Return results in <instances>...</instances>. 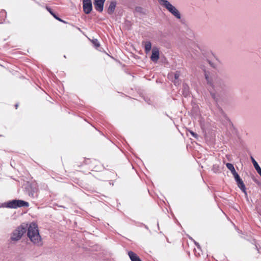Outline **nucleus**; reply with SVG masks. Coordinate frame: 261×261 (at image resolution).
I'll list each match as a JSON object with an SVG mask.
<instances>
[{
  "label": "nucleus",
  "instance_id": "obj_1",
  "mask_svg": "<svg viewBox=\"0 0 261 261\" xmlns=\"http://www.w3.org/2000/svg\"><path fill=\"white\" fill-rule=\"evenodd\" d=\"M28 231V237L31 242H33V222L28 224L25 223H22L17 227L12 233L11 240L16 241L20 240L22 235Z\"/></svg>",
  "mask_w": 261,
  "mask_h": 261
},
{
  "label": "nucleus",
  "instance_id": "obj_2",
  "mask_svg": "<svg viewBox=\"0 0 261 261\" xmlns=\"http://www.w3.org/2000/svg\"><path fill=\"white\" fill-rule=\"evenodd\" d=\"M29 206V202L22 200L13 199L8 201L2 204V207L10 208H17L18 207H28Z\"/></svg>",
  "mask_w": 261,
  "mask_h": 261
},
{
  "label": "nucleus",
  "instance_id": "obj_3",
  "mask_svg": "<svg viewBox=\"0 0 261 261\" xmlns=\"http://www.w3.org/2000/svg\"><path fill=\"white\" fill-rule=\"evenodd\" d=\"M159 3L164 6L171 13H172L177 18H180V14L179 11L172 6L167 0H158Z\"/></svg>",
  "mask_w": 261,
  "mask_h": 261
},
{
  "label": "nucleus",
  "instance_id": "obj_4",
  "mask_svg": "<svg viewBox=\"0 0 261 261\" xmlns=\"http://www.w3.org/2000/svg\"><path fill=\"white\" fill-rule=\"evenodd\" d=\"M34 245L41 246L43 241L39 233V229L37 224L34 223Z\"/></svg>",
  "mask_w": 261,
  "mask_h": 261
},
{
  "label": "nucleus",
  "instance_id": "obj_5",
  "mask_svg": "<svg viewBox=\"0 0 261 261\" xmlns=\"http://www.w3.org/2000/svg\"><path fill=\"white\" fill-rule=\"evenodd\" d=\"M92 9V5L91 0L83 1V10L86 14L91 12Z\"/></svg>",
  "mask_w": 261,
  "mask_h": 261
},
{
  "label": "nucleus",
  "instance_id": "obj_6",
  "mask_svg": "<svg viewBox=\"0 0 261 261\" xmlns=\"http://www.w3.org/2000/svg\"><path fill=\"white\" fill-rule=\"evenodd\" d=\"M159 50L157 47H153L152 50V54L150 57V59L153 62H157L159 59Z\"/></svg>",
  "mask_w": 261,
  "mask_h": 261
},
{
  "label": "nucleus",
  "instance_id": "obj_7",
  "mask_svg": "<svg viewBox=\"0 0 261 261\" xmlns=\"http://www.w3.org/2000/svg\"><path fill=\"white\" fill-rule=\"evenodd\" d=\"M104 3L101 0H95L94 5L95 9L99 12H102L103 8Z\"/></svg>",
  "mask_w": 261,
  "mask_h": 261
},
{
  "label": "nucleus",
  "instance_id": "obj_8",
  "mask_svg": "<svg viewBox=\"0 0 261 261\" xmlns=\"http://www.w3.org/2000/svg\"><path fill=\"white\" fill-rule=\"evenodd\" d=\"M128 255L132 261H142L139 257L132 251H128Z\"/></svg>",
  "mask_w": 261,
  "mask_h": 261
},
{
  "label": "nucleus",
  "instance_id": "obj_9",
  "mask_svg": "<svg viewBox=\"0 0 261 261\" xmlns=\"http://www.w3.org/2000/svg\"><path fill=\"white\" fill-rule=\"evenodd\" d=\"M142 44L144 45L145 52L147 54L148 53L151 48V43L149 41H143Z\"/></svg>",
  "mask_w": 261,
  "mask_h": 261
},
{
  "label": "nucleus",
  "instance_id": "obj_10",
  "mask_svg": "<svg viewBox=\"0 0 261 261\" xmlns=\"http://www.w3.org/2000/svg\"><path fill=\"white\" fill-rule=\"evenodd\" d=\"M116 3L115 2H112L109 6V8L108 9V13L110 14H112L115 9V8H116Z\"/></svg>",
  "mask_w": 261,
  "mask_h": 261
},
{
  "label": "nucleus",
  "instance_id": "obj_11",
  "mask_svg": "<svg viewBox=\"0 0 261 261\" xmlns=\"http://www.w3.org/2000/svg\"><path fill=\"white\" fill-rule=\"evenodd\" d=\"M251 160H252V163L253 164V166H254L255 170H256L257 173L259 174V175L261 176V168H260L259 166L258 165L257 163L256 162V161L252 157H251Z\"/></svg>",
  "mask_w": 261,
  "mask_h": 261
},
{
  "label": "nucleus",
  "instance_id": "obj_12",
  "mask_svg": "<svg viewBox=\"0 0 261 261\" xmlns=\"http://www.w3.org/2000/svg\"><path fill=\"white\" fill-rule=\"evenodd\" d=\"M237 185L240 189L246 194L245 186L242 180L237 182Z\"/></svg>",
  "mask_w": 261,
  "mask_h": 261
},
{
  "label": "nucleus",
  "instance_id": "obj_13",
  "mask_svg": "<svg viewBox=\"0 0 261 261\" xmlns=\"http://www.w3.org/2000/svg\"><path fill=\"white\" fill-rule=\"evenodd\" d=\"M226 166L227 168L230 170L231 173L233 175L237 173L233 167V165L232 164L228 163L226 164Z\"/></svg>",
  "mask_w": 261,
  "mask_h": 261
},
{
  "label": "nucleus",
  "instance_id": "obj_14",
  "mask_svg": "<svg viewBox=\"0 0 261 261\" xmlns=\"http://www.w3.org/2000/svg\"><path fill=\"white\" fill-rule=\"evenodd\" d=\"M180 75V72L179 71H176L175 73H174V83L175 85L176 84V80H177L179 77Z\"/></svg>",
  "mask_w": 261,
  "mask_h": 261
},
{
  "label": "nucleus",
  "instance_id": "obj_15",
  "mask_svg": "<svg viewBox=\"0 0 261 261\" xmlns=\"http://www.w3.org/2000/svg\"><path fill=\"white\" fill-rule=\"evenodd\" d=\"M92 42L96 48L99 47L100 44L97 39H93Z\"/></svg>",
  "mask_w": 261,
  "mask_h": 261
},
{
  "label": "nucleus",
  "instance_id": "obj_16",
  "mask_svg": "<svg viewBox=\"0 0 261 261\" xmlns=\"http://www.w3.org/2000/svg\"><path fill=\"white\" fill-rule=\"evenodd\" d=\"M233 175L237 182L242 180V179L240 178V176L237 173H235Z\"/></svg>",
  "mask_w": 261,
  "mask_h": 261
},
{
  "label": "nucleus",
  "instance_id": "obj_17",
  "mask_svg": "<svg viewBox=\"0 0 261 261\" xmlns=\"http://www.w3.org/2000/svg\"><path fill=\"white\" fill-rule=\"evenodd\" d=\"M52 16L55 18L57 20H59V21H61V22H62L63 23H66V22L64 20H62V19H61L60 18H59L58 16H57L55 13H54L53 15H52Z\"/></svg>",
  "mask_w": 261,
  "mask_h": 261
},
{
  "label": "nucleus",
  "instance_id": "obj_18",
  "mask_svg": "<svg viewBox=\"0 0 261 261\" xmlns=\"http://www.w3.org/2000/svg\"><path fill=\"white\" fill-rule=\"evenodd\" d=\"M52 16L55 18L57 20H59V21H61V22H62L63 23H66V22L64 20H62V19H61L60 18H59L58 16H57L55 13H54L53 15H52Z\"/></svg>",
  "mask_w": 261,
  "mask_h": 261
},
{
  "label": "nucleus",
  "instance_id": "obj_19",
  "mask_svg": "<svg viewBox=\"0 0 261 261\" xmlns=\"http://www.w3.org/2000/svg\"><path fill=\"white\" fill-rule=\"evenodd\" d=\"M189 132L193 137H194L195 138H198V136L196 133H194V132H193L192 130H189Z\"/></svg>",
  "mask_w": 261,
  "mask_h": 261
},
{
  "label": "nucleus",
  "instance_id": "obj_20",
  "mask_svg": "<svg viewBox=\"0 0 261 261\" xmlns=\"http://www.w3.org/2000/svg\"><path fill=\"white\" fill-rule=\"evenodd\" d=\"M92 162H93V164L95 165V166L93 167V169H95V170H97V167H96V166H97V163H99V162H98L97 161H96V160H93L92 161Z\"/></svg>",
  "mask_w": 261,
  "mask_h": 261
},
{
  "label": "nucleus",
  "instance_id": "obj_21",
  "mask_svg": "<svg viewBox=\"0 0 261 261\" xmlns=\"http://www.w3.org/2000/svg\"><path fill=\"white\" fill-rule=\"evenodd\" d=\"M46 8L47 10L50 13V14L51 15L54 14V13L53 12V11L51 10V9L49 7H46Z\"/></svg>",
  "mask_w": 261,
  "mask_h": 261
},
{
  "label": "nucleus",
  "instance_id": "obj_22",
  "mask_svg": "<svg viewBox=\"0 0 261 261\" xmlns=\"http://www.w3.org/2000/svg\"><path fill=\"white\" fill-rule=\"evenodd\" d=\"M194 244H195V245L197 246V248L199 249L201 251L200 246V245L199 244V243H197V242H196L195 241H194Z\"/></svg>",
  "mask_w": 261,
  "mask_h": 261
},
{
  "label": "nucleus",
  "instance_id": "obj_23",
  "mask_svg": "<svg viewBox=\"0 0 261 261\" xmlns=\"http://www.w3.org/2000/svg\"><path fill=\"white\" fill-rule=\"evenodd\" d=\"M1 15L3 16H6V12L5 10H2V11L1 12Z\"/></svg>",
  "mask_w": 261,
  "mask_h": 261
},
{
  "label": "nucleus",
  "instance_id": "obj_24",
  "mask_svg": "<svg viewBox=\"0 0 261 261\" xmlns=\"http://www.w3.org/2000/svg\"><path fill=\"white\" fill-rule=\"evenodd\" d=\"M205 79H206L208 83H210V84H211V82H210L209 80H208V75L206 73H205Z\"/></svg>",
  "mask_w": 261,
  "mask_h": 261
},
{
  "label": "nucleus",
  "instance_id": "obj_25",
  "mask_svg": "<svg viewBox=\"0 0 261 261\" xmlns=\"http://www.w3.org/2000/svg\"><path fill=\"white\" fill-rule=\"evenodd\" d=\"M195 254L196 255V256H199L200 255V252H198L197 253V251L195 249Z\"/></svg>",
  "mask_w": 261,
  "mask_h": 261
},
{
  "label": "nucleus",
  "instance_id": "obj_26",
  "mask_svg": "<svg viewBox=\"0 0 261 261\" xmlns=\"http://www.w3.org/2000/svg\"><path fill=\"white\" fill-rule=\"evenodd\" d=\"M18 107V103H16V104L15 105V108H16V109H17Z\"/></svg>",
  "mask_w": 261,
  "mask_h": 261
},
{
  "label": "nucleus",
  "instance_id": "obj_27",
  "mask_svg": "<svg viewBox=\"0 0 261 261\" xmlns=\"http://www.w3.org/2000/svg\"><path fill=\"white\" fill-rule=\"evenodd\" d=\"M172 75V73H171V74H169V76L170 77H171Z\"/></svg>",
  "mask_w": 261,
  "mask_h": 261
}]
</instances>
